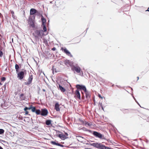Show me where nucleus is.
<instances>
[{
	"instance_id": "1",
	"label": "nucleus",
	"mask_w": 149,
	"mask_h": 149,
	"mask_svg": "<svg viewBox=\"0 0 149 149\" xmlns=\"http://www.w3.org/2000/svg\"><path fill=\"white\" fill-rule=\"evenodd\" d=\"M77 90L75 91V95H76V99L81 100V97L79 91L83 90L84 91H86V88L85 85L82 84H77L75 86Z\"/></svg>"
},
{
	"instance_id": "2",
	"label": "nucleus",
	"mask_w": 149,
	"mask_h": 149,
	"mask_svg": "<svg viewBox=\"0 0 149 149\" xmlns=\"http://www.w3.org/2000/svg\"><path fill=\"white\" fill-rule=\"evenodd\" d=\"M91 146L98 149H113L112 148L105 146L102 143L98 142L90 143Z\"/></svg>"
},
{
	"instance_id": "3",
	"label": "nucleus",
	"mask_w": 149,
	"mask_h": 149,
	"mask_svg": "<svg viewBox=\"0 0 149 149\" xmlns=\"http://www.w3.org/2000/svg\"><path fill=\"white\" fill-rule=\"evenodd\" d=\"M64 62L66 65L68 67H71L72 70L74 73V62L68 59L64 60Z\"/></svg>"
},
{
	"instance_id": "4",
	"label": "nucleus",
	"mask_w": 149,
	"mask_h": 149,
	"mask_svg": "<svg viewBox=\"0 0 149 149\" xmlns=\"http://www.w3.org/2000/svg\"><path fill=\"white\" fill-rule=\"evenodd\" d=\"M17 74V77L20 80L22 79L24 77V74L26 73V70H23V71H22L16 72Z\"/></svg>"
},
{
	"instance_id": "5",
	"label": "nucleus",
	"mask_w": 149,
	"mask_h": 149,
	"mask_svg": "<svg viewBox=\"0 0 149 149\" xmlns=\"http://www.w3.org/2000/svg\"><path fill=\"white\" fill-rule=\"evenodd\" d=\"M75 71L79 75L81 76L83 75V72L77 64H75Z\"/></svg>"
},
{
	"instance_id": "6",
	"label": "nucleus",
	"mask_w": 149,
	"mask_h": 149,
	"mask_svg": "<svg viewBox=\"0 0 149 149\" xmlns=\"http://www.w3.org/2000/svg\"><path fill=\"white\" fill-rule=\"evenodd\" d=\"M36 35L34 36L36 38H38V37L41 36V34H43V31L42 30H36L34 31Z\"/></svg>"
},
{
	"instance_id": "7",
	"label": "nucleus",
	"mask_w": 149,
	"mask_h": 149,
	"mask_svg": "<svg viewBox=\"0 0 149 149\" xmlns=\"http://www.w3.org/2000/svg\"><path fill=\"white\" fill-rule=\"evenodd\" d=\"M28 22L30 26L33 28L35 27L34 20H33L32 17H29Z\"/></svg>"
},
{
	"instance_id": "8",
	"label": "nucleus",
	"mask_w": 149,
	"mask_h": 149,
	"mask_svg": "<svg viewBox=\"0 0 149 149\" xmlns=\"http://www.w3.org/2000/svg\"><path fill=\"white\" fill-rule=\"evenodd\" d=\"M92 133L93 135L97 137H98L100 139H102V135L100 133L96 131H92Z\"/></svg>"
},
{
	"instance_id": "9",
	"label": "nucleus",
	"mask_w": 149,
	"mask_h": 149,
	"mask_svg": "<svg viewBox=\"0 0 149 149\" xmlns=\"http://www.w3.org/2000/svg\"><path fill=\"white\" fill-rule=\"evenodd\" d=\"M33 79V75H29V77L28 79V81L24 82V84L26 85H28L32 83Z\"/></svg>"
},
{
	"instance_id": "10",
	"label": "nucleus",
	"mask_w": 149,
	"mask_h": 149,
	"mask_svg": "<svg viewBox=\"0 0 149 149\" xmlns=\"http://www.w3.org/2000/svg\"><path fill=\"white\" fill-rule=\"evenodd\" d=\"M48 113L47 110L46 108L42 109H41V115L43 116H47Z\"/></svg>"
},
{
	"instance_id": "11",
	"label": "nucleus",
	"mask_w": 149,
	"mask_h": 149,
	"mask_svg": "<svg viewBox=\"0 0 149 149\" xmlns=\"http://www.w3.org/2000/svg\"><path fill=\"white\" fill-rule=\"evenodd\" d=\"M61 50L63 51V52L65 53L67 55L69 56L70 57H72V55L71 54L70 52L66 48L63 49V47L61 48Z\"/></svg>"
},
{
	"instance_id": "12",
	"label": "nucleus",
	"mask_w": 149,
	"mask_h": 149,
	"mask_svg": "<svg viewBox=\"0 0 149 149\" xmlns=\"http://www.w3.org/2000/svg\"><path fill=\"white\" fill-rule=\"evenodd\" d=\"M59 132H60L61 133L59 134H58L57 135L58 137H59L62 140H65L66 139L67 137L65 134H63L61 132L59 131Z\"/></svg>"
},
{
	"instance_id": "13",
	"label": "nucleus",
	"mask_w": 149,
	"mask_h": 149,
	"mask_svg": "<svg viewBox=\"0 0 149 149\" xmlns=\"http://www.w3.org/2000/svg\"><path fill=\"white\" fill-rule=\"evenodd\" d=\"M84 92L85 93V97L86 98L87 100H88L91 97V95L90 94V92L87 91V89Z\"/></svg>"
},
{
	"instance_id": "14",
	"label": "nucleus",
	"mask_w": 149,
	"mask_h": 149,
	"mask_svg": "<svg viewBox=\"0 0 149 149\" xmlns=\"http://www.w3.org/2000/svg\"><path fill=\"white\" fill-rule=\"evenodd\" d=\"M38 13V11L34 8H31L30 10V15H33L35 14Z\"/></svg>"
},
{
	"instance_id": "15",
	"label": "nucleus",
	"mask_w": 149,
	"mask_h": 149,
	"mask_svg": "<svg viewBox=\"0 0 149 149\" xmlns=\"http://www.w3.org/2000/svg\"><path fill=\"white\" fill-rule=\"evenodd\" d=\"M59 106V104L58 102H56L55 103L54 105V109L57 111H60Z\"/></svg>"
},
{
	"instance_id": "16",
	"label": "nucleus",
	"mask_w": 149,
	"mask_h": 149,
	"mask_svg": "<svg viewBox=\"0 0 149 149\" xmlns=\"http://www.w3.org/2000/svg\"><path fill=\"white\" fill-rule=\"evenodd\" d=\"M79 130H83L84 131H88L91 133H92V130H88L84 127H83L81 128H79Z\"/></svg>"
},
{
	"instance_id": "17",
	"label": "nucleus",
	"mask_w": 149,
	"mask_h": 149,
	"mask_svg": "<svg viewBox=\"0 0 149 149\" xmlns=\"http://www.w3.org/2000/svg\"><path fill=\"white\" fill-rule=\"evenodd\" d=\"M41 20L42 22V25L46 24V19L43 16L41 17Z\"/></svg>"
},
{
	"instance_id": "18",
	"label": "nucleus",
	"mask_w": 149,
	"mask_h": 149,
	"mask_svg": "<svg viewBox=\"0 0 149 149\" xmlns=\"http://www.w3.org/2000/svg\"><path fill=\"white\" fill-rule=\"evenodd\" d=\"M51 143L53 145H56L58 146H60V144L58 143V141H57V142L54 141H51Z\"/></svg>"
},
{
	"instance_id": "19",
	"label": "nucleus",
	"mask_w": 149,
	"mask_h": 149,
	"mask_svg": "<svg viewBox=\"0 0 149 149\" xmlns=\"http://www.w3.org/2000/svg\"><path fill=\"white\" fill-rule=\"evenodd\" d=\"M15 68L16 70V72H19V70L20 69V68L17 64H16L15 65Z\"/></svg>"
},
{
	"instance_id": "20",
	"label": "nucleus",
	"mask_w": 149,
	"mask_h": 149,
	"mask_svg": "<svg viewBox=\"0 0 149 149\" xmlns=\"http://www.w3.org/2000/svg\"><path fill=\"white\" fill-rule=\"evenodd\" d=\"M59 88L62 92H64L65 91V89L59 84Z\"/></svg>"
},
{
	"instance_id": "21",
	"label": "nucleus",
	"mask_w": 149,
	"mask_h": 149,
	"mask_svg": "<svg viewBox=\"0 0 149 149\" xmlns=\"http://www.w3.org/2000/svg\"><path fill=\"white\" fill-rule=\"evenodd\" d=\"M31 110L33 112H35L36 110L35 107H33L32 105H31Z\"/></svg>"
},
{
	"instance_id": "22",
	"label": "nucleus",
	"mask_w": 149,
	"mask_h": 149,
	"mask_svg": "<svg viewBox=\"0 0 149 149\" xmlns=\"http://www.w3.org/2000/svg\"><path fill=\"white\" fill-rule=\"evenodd\" d=\"M19 98L21 100H24L25 99V97L24 96V94L22 93L19 96Z\"/></svg>"
},
{
	"instance_id": "23",
	"label": "nucleus",
	"mask_w": 149,
	"mask_h": 149,
	"mask_svg": "<svg viewBox=\"0 0 149 149\" xmlns=\"http://www.w3.org/2000/svg\"><path fill=\"white\" fill-rule=\"evenodd\" d=\"M37 115H41V110L39 109H36V111L35 112Z\"/></svg>"
},
{
	"instance_id": "24",
	"label": "nucleus",
	"mask_w": 149,
	"mask_h": 149,
	"mask_svg": "<svg viewBox=\"0 0 149 149\" xmlns=\"http://www.w3.org/2000/svg\"><path fill=\"white\" fill-rule=\"evenodd\" d=\"M51 123V120H47L45 122L46 124L47 125H49Z\"/></svg>"
},
{
	"instance_id": "25",
	"label": "nucleus",
	"mask_w": 149,
	"mask_h": 149,
	"mask_svg": "<svg viewBox=\"0 0 149 149\" xmlns=\"http://www.w3.org/2000/svg\"><path fill=\"white\" fill-rule=\"evenodd\" d=\"M42 26L43 28V32H45L47 31V29L46 27V24H44V25H42Z\"/></svg>"
},
{
	"instance_id": "26",
	"label": "nucleus",
	"mask_w": 149,
	"mask_h": 149,
	"mask_svg": "<svg viewBox=\"0 0 149 149\" xmlns=\"http://www.w3.org/2000/svg\"><path fill=\"white\" fill-rule=\"evenodd\" d=\"M85 125L87 127L88 126H91L92 125V124L91 123H89L86 121H85Z\"/></svg>"
},
{
	"instance_id": "27",
	"label": "nucleus",
	"mask_w": 149,
	"mask_h": 149,
	"mask_svg": "<svg viewBox=\"0 0 149 149\" xmlns=\"http://www.w3.org/2000/svg\"><path fill=\"white\" fill-rule=\"evenodd\" d=\"M31 105L29 107H25V108H24V111L27 110H30L31 109Z\"/></svg>"
},
{
	"instance_id": "28",
	"label": "nucleus",
	"mask_w": 149,
	"mask_h": 149,
	"mask_svg": "<svg viewBox=\"0 0 149 149\" xmlns=\"http://www.w3.org/2000/svg\"><path fill=\"white\" fill-rule=\"evenodd\" d=\"M4 130L3 129H0V134H4Z\"/></svg>"
},
{
	"instance_id": "29",
	"label": "nucleus",
	"mask_w": 149,
	"mask_h": 149,
	"mask_svg": "<svg viewBox=\"0 0 149 149\" xmlns=\"http://www.w3.org/2000/svg\"><path fill=\"white\" fill-rule=\"evenodd\" d=\"M6 80V77H2L1 79V81H5Z\"/></svg>"
},
{
	"instance_id": "30",
	"label": "nucleus",
	"mask_w": 149,
	"mask_h": 149,
	"mask_svg": "<svg viewBox=\"0 0 149 149\" xmlns=\"http://www.w3.org/2000/svg\"><path fill=\"white\" fill-rule=\"evenodd\" d=\"M85 96H84V95H82V96H81V100H84V99H85Z\"/></svg>"
},
{
	"instance_id": "31",
	"label": "nucleus",
	"mask_w": 149,
	"mask_h": 149,
	"mask_svg": "<svg viewBox=\"0 0 149 149\" xmlns=\"http://www.w3.org/2000/svg\"><path fill=\"white\" fill-rule=\"evenodd\" d=\"M3 54V52L1 51H0V57H1Z\"/></svg>"
},
{
	"instance_id": "32",
	"label": "nucleus",
	"mask_w": 149,
	"mask_h": 149,
	"mask_svg": "<svg viewBox=\"0 0 149 149\" xmlns=\"http://www.w3.org/2000/svg\"><path fill=\"white\" fill-rule=\"evenodd\" d=\"M25 112V115H30V114H29L28 113H29V112L27 111V110H25V111H24Z\"/></svg>"
},
{
	"instance_id": "33",
	"label": "nucleus",
	"mask_w": 149,
	"mask_h": 149,
	"mask_svg": "<svg viewBox=\"0 0 149 149\" xmlns=\"http://www.w3.org/2000/svg\"><path fill=\"white\" fill-rule=\"evenodd\" d=\"M33 15L32 16V17H32V18L33 19V20H34V19H35V15Z\"/></svg>"
},
{
	"instance_id": "34",
	"label": "nucleus",
	"mask_w": 149,
	"mask_h": 149,
	"mask_svg": "<svg viewBox=\"0 0 149 149\" xmlns=\"http://www.w3.org/2000/svg\"><path fill=\"white\" fill-rule=\"evenodd\" d=\"M100 106H101V107L103 111H104V108H103V106H102V103H101V104H100Z\"/></svg>"
},
{
	"instance_id": "35",
	"label": "nucleus",
	"mask_w": 149,
	"mask_h": 149,
	"mask_svg": "<svg viewBox=\"0 0 149 149\" xmlns=\"http://www.w3.org/2000/svg\"><path fill=\"white\" fill-rule=\"evenodd\" d=\"M56 50V48L55 47H54L52 49V50L53 51H55Z\"/></svg>"
},
{
	"instance_id": "36",
	"label": "nucleus",
	"mask_w": 149,
	"mask_h": 149,
	"mask_svg": "<svg viewBox=\"0 0 149 149\" xmlns=\"http://www.w3.org/2000/svg\"><path fill=\"white\" fill-rule=\"evenodd\" d=\"M85 121H84V120H81V122H82L83 125H84V124L85 125Z\"/></svg>"
},
{
	"instance_id": "37",
	"label": "nucleus",
	"mask_w": 149,
	"mask_h": 149,
	"mask_svg": "<svg viewBox=\"0 0 149 149\" xmlns=\"http://www.w3.org/2000/svg\"><path fill=\"white\" fill-rule=\"evenodd\" d=\"M98 97L102 99L103 98V97L101 96V95L100 94H99L98 95Z\"/></svg>"
},
{
	"instance_id": "38",
	"label": "nucleus",
	"mask_w": 149,
	"mask_h": 149,
	"mask_svg": "<svg viewBox=\"0 0 149 149\" xmlns=\"http://www.w3.org/2000/svg\"><path fill=\"white\" fill-rule=\"evenodd\" d=\"M81 93L82 95H84V93L82 91H81Z\"/></svg>"
},
{
	"instance_id": "39",
	"label": "nucleus",
	"mask_w": 149,
	"mask_h": 149,
	"mask_svg": "<svg viewBox=\"0 0 149 149\" xmlns=\"http://www.w3.org/2000/svg\"><path fill=\"white\" fill-rule=\"evenodd\" d=\"M0 141H1V142H3V143H4V142H6L5 141H4L3 140H0Z\"/></svg>"
},
{
	"instance_id": "40",
	"label": "nucleus",
	"mask_w": 149,
	"mask_h": 149,
	"mask_svg": "<svg viewBox=\"0 0 149 149\" xmlns=\"http://www.w3.org/2000/svg\"><path fill=\"white\" fill-rule=\"evenodd\" d=\"M54 68L53 67L52 68V72L53 74H54Z\"/></svg>"
},
{
	"instance_id": "41",
	"label": "nucleus",
	"mask_w": 149,
	"mask_h": 149,
	"mask_svg": "<svg viewBox=\"0 0 149 149\" xmlns=\"http://www.w3.org/2000/svg\"><path fill=\"white\" fill-rule=\"evenodd\" d=\"M59 146L61 147H63L64 146L63 145L60 144V146Z\"/></svg>"
},
{
	"instance_id": "42",
	"label": "nucleus",
	"mask_w": 149,
	"mask_h": 149,
	"mask_svg": "<svg viewBox=\"0 0 149 149\" xmlns=\"http://www.w3.org/2000/svg\"><path fill=\"white\" fill-rule=\"evenodd\" d=\"M132 97H133V98L135 100V101H136V99L134 97V96L133 95H132Z\"/></svg>"
},
{
	"instance_id": "43",
	"label": "nucleus",
	"mask_w": 149,
	"mask_h": 149,
	"mask_svg": "<svg viewBox=\"0 0 149 149\" xmlns=\"http://www.w3.org/2000/svg\"><path fill=\"white\" fill-rule=\"evenodd\" d=\"M148 141H149L148 140H147V139H146V143H148Z\"/></svg>"
},
{
	"instance_id": "44",
	"label": "nucleus",
	"mask_w": 149,
	"mask_h": 149,
	"mask_svg": "<svg viewBox=\"0 0 149 149\" xmlns=\"http://www.w3.org/2000/svg\"><path fill=\"white\" fill-rule=\"evenodd\" d=\"M88 28H86V30L85 31H86V33L87 32V31L88 30Z\"/></svg>"
},
{
	"instance_id": "45",
	"label": "nucleus",
	"mask_w": 149,
	"mask_h": 149,
	"mask_svg": "<svg viewBox=\"0 0 149 149\" xmlns=\"http://www.w3.org/2000/svg\"><path fill=\"white\" fill-rule=\"evenodd\" d=\"M146 11H149V7L148 8V9L146 10Z\"/></svg>"
},
{
	"instance_id": "46",
	"label": "nucleus",
	"mask_w": 149,
	"mask_h": 149,
	"mask_svg": "<svg viewBox=\"0 0 149 149\" xmlns=\"http://www.w3.org/2000/svg\"><path fill=\"white\" fill-rule=\"evenodd\" d=\"M135 101L139 105H140V104H139V103L138 102L136 101H136Z\"/></svg>"
},
{
	"instance_id": "47",
	"label": "nucleus",
	"mask_w": 149,
	"mask_h": 149,
	"mask_svg": "<svg viewBox=\"0 0 149 149\" xmlns=\"http://www.w3.org/2000/svg\"><path fill=\"white\" fill-rule=\"evenodd\" d=\"M42 91L44 92H45L46 91L44 89H42Z\"/></svg>"
},
{
	"instance_id": "48",
	"label": "nucleus",
	"mask_w": 149,
	"mask_h": 149,
	"mask_svg": "<svg viewBox=\"0 0 149 149\" xmlns=\"http://www.w3.org/2000/svg\"><path fill=\"white\" fill-rule=\"evenodd\" d=\"M65 135H66V136L68 135V134L67 133H66V132L65 133Z\"/></svg>"
},
{
	"instance_id": "49",
	"label": "nucleus",
	"mask_w": 149,
	"mask_h": 149,
	"mask_svg": "<svg viewBox=\"0 0 149 149\" xmlns=\"http://www.w3.org/2000/svg\"><path fill=\"white\" fill-rule=\"evenodd\" d=\"M129 87L131 88V90H132V92L133 91V88H131V87Z\"/></svg>"
},
{
	"instance_id": "50",
	"label": "nucleus",
	"mask_w": 149,
	"mask_h": 149,
	"mask_svg": "<svg viewBox=\"0 0 149 149\" xmlns=\"http://www.w3.org/2000/svg\"><path fill=\"white\" fill-rule=\"evenodd\" d=\"M11 13L13 15V14H14V12L13 11H12L11 12Z\"/></svg>"
},
{
	"instance_id": "51",
	"label": "nucleus",
	"mask_w": 149,
	"mask_h": 149,
	"mask_svg": "<svg viewBox=\"0 0 149 149\" xmlns=\"http://www.w3.org/2000/svg\"><path fill=\"white\" fill-rule=\"evenodd\" d=\"M0 149H3V148L1 146H0Z\"/></svg>"
},
{
	"instance_id": "52",
	"label": "nucleus",
	"mask_w": 149,
	"mask_h": 149,
	"mask_svg": "<svg viewBox=\"0 0 149 149\" xmlns=\"http://www.w3.org/2000/svg\"><path fill=\"white\" fill-rule=\"evenodd\" d=\"M79 120L80 122H81V120H82L81 119H79Z\"/></svg>"
},
{
	"instance_id": "53",
	"label": "nucleus",
	"mask_w": 149,
	"mask_h": 149,
	"mask_svg": "<svg viewBox=\"0 0 149 149\" xmlns=\"http://www.w3.org/2000/svg\"><path fill=\"white\" fill-rule=\"evenodd\" d=\"M137 80L139 79V77H137Z\"/></svg>"
},
{
	"instance_id": "54",
	"label": "nucleus",
	"mask_w": 149,
	"mask_h": 149,
	"mask_svg": "<svg viewBox=\"0 0 149 149\" xmlns=\"http://www.w3.org/2000/svg\"><path fill=\"white\" fill-rule=\"evenodd\" d=\"M114 86V84H113L111 86H112V87H113Z\"/></svg>"
},
{
	"instance_id": "55",
	"label": "nucleus",
	"mask_w": 149,
	"mask_h": 149,
	"mask_svg": "<svg viewBox=\"0 0 149 149\" xmlns=\"http://www.w3.org/2000/svg\"><path fill=\"white\" fill-rule=\"evenodd\" d=\"M116 86H117V87H119V86H118V85H116Z\"/></svg>"
},
{
	"instance_id": "56",
	"label": "nucleus",
	"mask_w": 149,
	"mask_h": 149,
	"mask_svg": "<svg viewBox=\"0 0 149 149\" xmlns=\"http://www.w3.org/2000/svg\"><path fill=\"white\" fill-rule=\"evenodd\" d=\"M118 87L119 88H121V86H119V87Z\"/></svg>"
},
{
	"instance_id": "57",
	"label": "nucleus",
	"mask_w": 149,
	"mask_h": 149,
	"mask_svg": "<svg viewBox=\"0 0 149 149\" xmlns=\"http://www.w3.org/2000/svg\"><path fill=\"white\" fill-rule=\"evenodd\" d=\"M93 101H94V102H95V99H94V100H93Z\"/></svg>"
},
{
	"instance_id": "58",
	"label": "nucleus",
	"mask_w": 149,
	"mask_h": 149,
	"mask_svg": "<svg viewBox=\"0 0 149 149\" xmlns=\"http://www.w3.org/2000/svg\"><path fill=\"white\" fill-rule=\"evenodd\" d=\"M55 72H56V70H55Z\"/></svg>"
}]
</instances>
